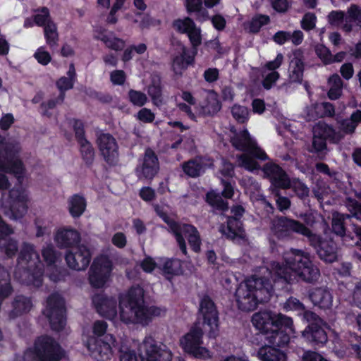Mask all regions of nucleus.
Here are the masks:
<instances>
[{"label":"nucleus","instance_id":"nucleus-1","mask_svg":"<svg viewBox=\"0 0 361 361\" xmlns=\"http://www.w3.org/2000/svg\"><path fill=\"white\" fill-rule=\"evenodd\" d=\"M284 262L288 267L273 262L269 274L274 282L293 283L296 276L303 282L309 284L317 283L321 273L318 267L311 259L309 252L302 250L290 249L283 253Z\"/></svg>","mask_w":361,"mask_h":361},{"label":"nucleus","instance_id":"nucleus-2","mask_svg":"<svg viewBox=\"0 0 361 361\" xmlns=\"http://www.w3.org/2000/svg\"><path fill=\"white\" fill-rule=\"evenodd\" d=\"M121 319L126 324H147L152 317L160 316L164 310L155 306L147 307L144 300V290L140 287L131 288L119 303Z\"/></svg>","mask_w":361,"mask_h":361},{"label":"nucleus","instance_id":"nucleus-3","mask_svg":"<svg viewBox=\"0 0 361 361\" xmlns=\"http://www.w3.org/2000/svg\"><path fill=\"white\" fill-rule=\"evenodd\" d=\"M272 292L273 285L267 277L254 275L238 285L235 297L240 310L250 312L259 303L267 302Z\"/></svg>","mask_w":361,"mask_h":361},{"label":"nucleus","instance_id":"nucleus-4","mask_svg":"<svg viewBox=\"0 0 361 361\" xmlns=\"http://www.w3.org/2000/svg\"><path fill=\"white\" fill-rule=\"evenodd\" d=\"M38 262L39 256L35 246L28 243H23L18 257V264L21 267H18L15 270V278L22 283H32L34 286L39 287L42 283V276H35L30 271V269Z\"/></svg>","mask_w":361,"mask_h":361},{"label":"nucleus","instance_id":"nucleus-5","mask_svg":"<svg viewBox=\"0 0 361 361\" xmlns=\"http://www.w3.org/2000/svg\"><path fill=\"white\" fill-rule=\"evenodd\" d=\"M61 358L60 345L49 336L38 338L34 348L27 349L23 356L24 361H59Z\"/></svg>","mask_w":361,"mask_h":361},{"label":"nucleus","instance_id":"nucleus-6","mask_svg":"<svg viewBox=\"0 0 361 361\" xmlns=\"http://www.w3.org/2000/svg\"><path fill=\"white\" fill-rule=\"evenodd\" d=\"M204 331H207L204 329ZM204 329L201 326V322H197L187 333L180 339V343L183 350L188 354L197 358L209 357V350L202 347Z\"/></svg>","mask_w":361,"mask_h":361},{"label":"nucleus","instance_id":"nucleus-7","mask_svg":"<svg viewBox=\"0 0 361 361\" xmlns=\"http://www.w3.org/2000/svg\"><path fill=\"white\" fill-rule=\"evenodd\" d=\"M0 149V171L14 173L17 177L23 175L24 168L21 160L17 157L20 147L16 141H9Z\"/></svg>","mask_w":361,"mask_h":361},{"label":"nucleus","instance_id":"nucleus-8","mask_svg":"<svg viewBox=\"0 0 361 361\" xmlns=\"http://www.w3.org/2000/svg\"><path fill=\"white\" fill-rule=\"evenodd\" d=\"M197 322L208 327L209 337H215L219 330V312L212 299L207 295L200 298Z\"/></svg>","mask_w":361,"mask_h":361},{"label":"nucleus","instance_id":"nucleus-9","mask_svg":"<svg viewBox=\"0 0 361 361\" xmlns=\"http://www.w3.org/2000/svg\"><path fill=\"white\" fill-rule=\"evenodd\" d=\"M66 308L63 298L57 293L51 294L47 300V306L43 314L48 318L51 328L60 331L66 324Z\"/></svg>","mask_w":361,"mask_h":361},{"label":"nucleus","instance_id":"nucleus-10","mask_svg":"<svg viewBox=\"0 0 361 361\" xmlns=\"http://www.w3.org/2000/svg\"><path fill=\"white\" fill-rule=\"evenodd\" d=\"M112 271V262L106 255L94 259L89 270L88 280L95 288H102L109 280Z\"/></svg>","mask_w":361,"mask_h":361},{"label":"nucleus","instance_id":"nucleus-11","mask_svg":"<svg viewBox=\"0 0 361 361\" xmlns=\"http://www.w3.org/2000/svg\"><path fill=\"white\" fill-rule=\"evenodd\" d=\"M142 361H171L172 354L166 345L146 337L140 346Z\"/></svg>","mask_w":361,"mask_h":361},{"label":"nucleus","instance_id":"nucleus-12","mask_svg":"<svg viewBox=\"0 0 361 361\" xmlns=\"http://www.w3.org/2000/svg\"><path fill=\"white\" fill-rule=\"evenodd\" d=\"M173 235L179 245L181 252L186 255L187 247L183 235L188 239V243L193 251L198 252L200 250L201 238L197 229L191 224H180Z\"/></svg>","mask_w":361,"mask_h":361},{"label":"nucleus","instance_id":"nucleus-13","mask_svg":"<svg viewBox=\"0 0 361 361\" xmlns=\"http://www.w3.org/2000/svg\"><path fill=\"white\" fill-rule=\"evenodd\" d=\"M303 225L298 220L277 216L271 221L270 228L277 238L285 239L290 238L293 233L299 234Z\"/></svg>","mask_w":361,"mask_h":361},{"label":"nucleus","instance_id":"nucleus-14","mask_svg":"<svg viewBox=\"0 0 361 361\" xmlns=\"http://www.w3.org/2000/svg\"><path fill=\"white\" fill-rule=\"evenodd\" d=\"M231 142L235 149L248 152L256 159L262 161L269 159L264 151L259 148L256 142L250 137L246 129L239 133H235L234 135L231 138Z\"/></svg>","mask_w":361,"mask_h":361},{"label":"nucleus","instance_id":"nucleus-15","mask_svg":"<svg viewBox=\"0 0 361 361\" xmlns=\"http://www.w3.org/2000/svg\"><path fill=\"white\" fill-rule=\"evenodd\" d=\"M97 144L104 161L109 165H116L118 161V145L110 133L97 134Z\"/></svg>","mask_w":361,"mask_h":361},{"label":"nucleus","instance_id":"nucleus-16","mask_svg":"<svg viewBox=\"0 0 361 361\" xmlns=\"http://www.w3.org/2000/svg\"><path fill=\"white\" fill-rule=\"evenodd\" d=\"M106 341L98 338H90L87 344L90 355L97 361H108L112 355L111 345L116 338L111 334L105 336Z\"/></svg>","mask_w":361,"mask_h":361},{"label":"nucleus","instance_id":"nucleus-17","mask_svg":"<svg viewBox=\"0 0 361 361\" xmlns=\"http://www.w3.org/2000/svg\"><path fill=\"white\" fill-rule=\"evenodd\" d=\"M159 171V162L155 152L149 147L145 149L143 158L135 171L140 179L152 180Z\"/></svg>","mask_w":361,"mask_h":361},{"label":"nucleus","instance_id":"nucleus-18","mask_svg":"<svg viewBox=\"0 0 361 361\" xmlns=\"http://www.w3.org/2000/svg\"><path fill=\"white\" fill-rule=\"evenodd\" d=\"M68 266L74 270H85L91 261V254L85 245H78L66 255Z\"/></svg>","mask_w":361,"mask_h":361},{"label":"nucleus","instance_id":"nucleus-19","mask_svg":"<svg viewBox=\"0 0 361 361\" xmlns=\"http://www.w3.org/2000/svg\"><path fill=\"white\" fill-rule=\"evenodd\" d=\"M265 178L269 179L271 184L279 188L287 189L290 185V178L286 171L278 164L268 162L262 168Z\"/></svg>","mask_w":361,"mask_h":361},{"label":"nucleus","instance_id":"nucleus-20","mask_svg":"<svg viewBox=\"0 0 361 361\" xmlns=\"http://www.w3.org/2000/svg\"><path fill=\"white\" fill-rule=\"evenodd\" d=\"M92 301L97 312L102 317L109 319H113L116 317L117 302L114 298L97 293L92 296Z\"/></svg>","mask_w":361,"mask_h":361},{"label":"nucleus","instance_id":"nucleus-21","mask_svg":"<svg viewBox=\"0 0 361 361\" xmlns=\"http://www.w3.org/2000/svg\"><path fill=\"white\" fill-rule=\"evenodd\" d=\"M219 230L227 239L231 240L246 239L243 223L236 217H228L226 225L221 224Z\"/></svg>","mask_w":361,"mask_h":361},{"label":"nucleus","instance_id":"nucleus-22","mask_svg":"<svg viewBox=\"0 0 361 361\" xmlns=\"http://www.w3.org/2000/svg\"><path fill=\"white\" fill-rule=\"evenodd\" d=\"M304 52L301 49H297L292 53V59L289 64V77L291 82H300L304 71Z\"/></svg>","mask_w":361,"mask_h":361},{"label":"nucleus","instance_id":"nucleus-23","mask_svg":"<svg viewBox=\"0 0 361 361\" xmlns=\"http://www.w3.org/2000/svg\"><path fill=\"white\" fill-rule=\"evenodd\" d=\"M55 240L58 246L61 248L72 247L73 249L80 241V234L75 229L63 228L56 233Z\"/></svg>","mask_w":361,"mask_h":361},{"label":"nucleus","instance_id":"nucleus-24","mask_svg":"<svg viewBox=\"0 0 361 361\" xmlns=\"http://www.w3.org/2000/svg\"><path fill=\"white\" fill-rule=\"evenodd\" d=\"M252 324L265 336L275 328L274 314L270 312L255 313L252 317Z\"/></svg>","mask_w":361,"mask_h":361},{"label":"nucleus","instance_id":"nucleus-25","mask_svg":"<svg viewBox=\"0 0 361 361\" xmlns=\"http://www.w3.org/2000/svg\"><path fill=\"white\" fill-rule=\"evenodd\" d=\"M10 209L14 219L23 216L27 212L26 197L18 189L9 191Z\"/></svg>","mask_w":361,"mask_h":361},{"label":"nucleus","instance_id":"nucleus-26","mask_svg":"<svg viewBox=\"0 0 361 361\" xmlns=\"http://www.w3.org/2000/svg\"><path fill=\"white\" fill-rule=\"evenodd\" d=\"M302 337L314 345L324 344L328 341L327 334L322 324H310L302 333Z\"/></svg>","mask_w":361,"mask_h":361},{"label":"nucleus","instance_id":"nucleus-27","mask_svg":"<svg viewBox=\"0 0 361 361\" xmlns=\"http://www.w3.org/2000/svg\"><path fill=\"white\" fill-rule=\"evenodd\" d=\"M313 130L314 133L331 143L338 144L343 140L342 133L337 132L333 126L325 122L319 121L314 126Z\"/></svg>","mask_w":361,"mask_h":361},{"label":"nucleus","instance_id":"nucleus-28","mask_svg":"<svg viewBox=\"0 0 361 361\" xmlns=\"http://www.w3.org/2000/svg\"><path fill=\"white\" fill-rule=\"evenodd\" d=\"M32 307L33 302L30 297L24 295H16L12 301V310L9 312V317L15 319L24 314H27Z\"/></svg>","mask_w":361,"mask_h":361},{"label":"nucleus","instance_id":"nucleus-29","mask_svg":"<svg viewBox=\"0 0 361 361\" xmlns=\"http://www.w3.org/2000/svg\"><path fill=\"white\" fill-rule=\"evenodd\" d=\"M310 300L315 306L326 310L332 306L333 296L330 291L323 288H317L309 293Z\"/></svg>","mask_w":361,"mask_h":361},{"label":"nucleus","instance_id":"nucleus-30","mask_svg":"<svg viewBox=\"0 0 361 361\" xmlns=\"http://www.w3.org/2000/svg\"><path fill=\"white\" fill-rule=\"evenodd\" d=\"M197 51H194L192 54L188 53L187 50L183 48L180 55L173 58L172 62V70L176 75L180 77L189 65L194 63L195 55Z\"/></svg>","mask_w":361,"mask_h":361},{"label":"nucleus","instance_id":"nucleus-31","mask_svg":"<svg viewBox=\"0 0 361 361\" xmlns=\"http://www.w3.org/2000/svg\"><path fill=\"white\" fill-rule=\"evenodd\" d=\"M200 112L204 116H213L219 111L221 108L218 96L214 91H209L207 93L204 100L200 102Z\"/></svg>","mask_w":361,"mask_h":361},{"label":"nucleus","instance_id":"nucleus-32","mask_svg":"<svg viewBox=\"0 0 361 361\" xmlns=\"http://www.w3.org/2000/svg\"><path fill=\"white\" fill-rule=\"evenodd\" d=\"M257 357L261 361H286V354L281 350L264 345L259 348Z\"/></svg>","mask_w":361,"mask_h":361},{"label":"nucleus","instance_id":"nucleus-33","mask_svg":"<svg viewBox=\"0 0 361 361\" xmlns=\"http://www.w3.org/2000/svg\"><path fill=\"white\" fill-rule=\"evenodd\" d=\"M264 340L267 343V345L281 348L288 345L290 341V336L285 330L274 328L264 336Z\"/></svg>","mask_w":361,"mask_h":361},{"label":"nucleus","instance_id":"nucleus-34","mask_svg":"<svg viewBox=\"0 0 361 361\" xmlns=\"http://www.w3.org/2000/svg\"><path fill=\"white\" fill-rule=\"evenodd\" d=\"M316 252L319 259L326 263L337 260V246L332 240H325Z\"/></svg>","mask_w":361,"mask_h":361},{"label":"nucleus","instance_id":"nucleus-35","mask_svg":"<svg viewBox=\"0 0 361 361\" xmlns=\"http://www.w3.org/2000/svg\"><path fill=\"white\" fill-rule=\"evenodd\" d=\"M332 232L337 236L340 237L343 243L346 246H353V239L354 236L350 233L346 232L345 223L333 216L331 221Z\"/></svg>","mask_w":361,"mask_h":361},{"label":"nucleus","instance_id":"nucleus-36","mask_svg":"<svg viewBox=\"0 0 361 361\" xmlns=\"http://www.w3.org/2000/svg\"><path fill=\"white\" fill-rule=\"evenodd\" d=\"M13 292L8 271L0 263V305L2 300L8 298Z\"/></svg>","mask_w":361,"mask_h":361},{"label":"nucleus","instance_id":"nucleus-37","mask_svg":"<svg viewBox=\"0 0 361 361\" xmlns=\"http://www.w3.org/2000/svg\"><path fill=\"white\" fill-rule=\"evenodd\" d=\"M181 166L183 172L191 178H197L204 172L203 161L200 158L190 159L183 162Z\"/></svg>","mask_w":361,"mask_h":361},{"label":"nucleus","instance_id":"nucleus-38","mask_svg":"<svg viewBox=\"0 0 361 361\" xmlns=\"http://www.w3.org/2000/svg\"><path fill=\"white\" fill-rule=\"evenodd\" d=\"M148 94L156 106L163 103L161 80L159 76L153 75L148 86Z\"/></svg>","mask_w":361,"mask_h":361},{"label":"nucleus","instance_id":"nucleus-39","mask_svg":"<svg viewBox=\"0 0 361 361\" xmlns=\"http://www.w3.org/2000/svg\"><path fill=\"white\" fill-rule=\"evenodd\" d=\"M346 206L350 214H341L336 213L333 216L337 219H341L343 223L346 219H350L352 217L361 220V203L355 200L348 198L347 200Z\"/></svg>","mask_w":361,"mask_h":361},{"label":"nucleus","instance_id":"nucleus-40","mask_svg":"<svg viewBox=\"0 0 361 361\" xmlns=\"http://www.w3.org/2000/svg\"><path fill=\"white\" fill-rule=\"evenodd\" d=\"M68 211L73 218L80 217L85 211L86 200L79 195H74L68 200Z\"/></svg>","mask_w":361,"mask_h":361},{"label":"nucleus","instance_id":"nucleus-41","mask_svg":"<svg viewBox=\"0 0 361 361\" xmlns=\"http://www.w3.org/2000/svg\"><path fill=\"white\" fill-rule=\"evenodd\" d=\"M352 23L357 25L361 23V9L356 5H352L345 15V23L343 25L344 31L349 32L352 30Z\"/></svg>","mask_w":361,"mask_h":361},{"label":"nucleus","instance_id":"nucleus-42","mask_svg":"<svg viewBox=\"0 0 361 361\" xmlns=\"http://www.w3.org/2000/svg\"><path fill=\"white\" fill-rule=\"evenodd\" d=\"M18 250V243L16 239L9 235L0 237V252L4 253L7 257H13Z\"/></svg>","mask_w":361,"mask_h":361},{"label":"nucleus","instance_id":"nucleus-43","mask_svg":"<svg viewBox=\"0 0 361 361\" xmlns=\"http://www.w3.org/2000/svg\"><path fill=\"white\" fill-rule=\"evenodd\" d=\"M307 150L309 152L316 154L319 158L322 159L328 151L326 141L314 133L313 130L312 144L307 148Z\"/></svg>","mask_w":361,"mask_h":361},{"label":"nucleus","instance_id":"nucleus-44","mask_svg":"<svg viewBox=\"0 0 361 361\" xmlns=\"http://www.w3.org/2000/svg\"><path fill=\"white\" fill-rule=\"evenodd\" d=\"M329 90L328 97L331 100L338 99L342 94L343 80L338 74H334L329 78Z\"/></svg>","mask_w":361,"mask_h":361},{"label":"nucleus","instance_id":"nucleus-45","mask_svg":"<svg viewBox=\"0 0 361 361\" xmlns=\"http://www.w3.org/2000/svg\"><path fill=\"white\" fill-rule=\"evenodd\" d=\"M44 32L47 44L51 49L56 48L59 41L56 25L52 20L48 21V23L44 27Z\"/></svg>","mask_w":361,"mask_h":361},{"label":"nucleus","instance_id":"nucleus-46","mask_svg":"<svg viewBox=\"0 0 361 361\" xmlns=\"http://www.w3.org/2000/svg\"><path fill=\"white\" fill-rule=\"evenodd\" d=\"M162 270L166 278L169 280L172 276L182 273L181 262L176 259H168L164 262Z\"/></svg>","mask_w":361,"mask_h":361},{"label":"nucleus","instance_id":"nucleus-47","mask_svg":"<svg viewBox=\"0 0 361 361\" xmlns=\"http://www.w3.org/2000/svg\"><path fill=\"white\" fill-rule=\"evenodd\" d=\"M206 201L213 208L219 211H226L228 209V202L224 201L219 193L214 191L207 193Z\"/></svg>","mask_w":361,"mask_h":361},{"label":"nucleus","instance_id":"nucleus-48","mask_svg":"<svg viewBox=\"0 0 361 361\" xmlns=\"http://www.w3.org/2000/svg\"><path fill=\"white\" fill-rule=\"evenodd\" d=\"M299 235L307 238L308 243L315 251L318 250L322 243L325 240L320 235L313 233L308 227L303 225Z\"/></svg>","mask_w":361,"mask_h":361},{"label":"nucleus","instance_id":"nucleus-49","mask_svg":"<svg viewBox=\"0 0 361 361\" xmlns=\"http://www.w3.org/2000/svg\"><path fill=\"white\" fill-rule=\"evenodd\" d=\"M253 157H254L248 152L238 155L237 161L238 166L250 171L259 169L260 166Z\"/></svg>","mask_w":361,"mask_h":361},{"label":"nucleus","instance_id":"nucleus-50","mask_svg":"<svg viewBox=\"0 0 361 361\" xmlns=\"http://www.w3.org/2000/svg\"><path fill=\"white\" fill-rule=\"evenodd\" d=\"M336 121L338 128L337 132L342 133L343 139L345 135H353L355 133L356 128L350 118H343L341 116H337Z\"/></svg>","mask_w":361,"mask_h":361},{"label":"nucleus","instance_id":"nucleus-51","mask_svg":"<svg viewBox=\"0 0 361 361\" xmlns=\"http://www.w3.org/2000/svg\"><path fill=\"white\" fill-rule=\"evenodd\" d=\"M82 159L87 165H91L94 159V149L88 140L79 143Z\"/></svg>","mask_w":361,"mask_h":361},{"label":"nucleus","instance_id":"nucleus-52","mask_svg":"<svg viewBox=\"0 0 361 361\" xmlns=\"http://www.w3.org/2000/svg\"><path fill=\"white\" fill-rule=\"evenodd\" d=\"M195 22L189 17H185L183 19H176L172 23L173 28L180 34H188L193 26Z\"/></svg>","mask_w":361,"mask_h":361},{"label":"nucleus","instance_id":"nucleus-53","mask_svg":"<svg viewBox=\"0 0 361 361\" xmlns=\"http://www.w3.org/2000/svg\"><path fill=\"white\" fill-rule=\"evenodd\" d=\"M288 188H292L296 196L300 200H305L310 193L308 187L299 180H290V185Z\"/></svg>","mask_w":361,"mask_h":361},{"label":"nucleus","instance_id":"nucleus-54","mask_svg":"<svg viewBox=\"0 0 361 361\" xmlns=\"http://www.w3.org/2000/svg\"><path fill=\"white\" fill-rule=\"evenodd\" d=\"M44 260L47 265H52L56 263L60 255L56 251L52 245H47L42 250Z\"/></svg>","mask_w":361,"mask_h":361},{"label":"nucleus","instance_id":"nucleus-55","mask_svg":"<svg viewBox=\"0 0 361 361\" xmlns=\"http://www.w3.org/2000/svg\"><path fill=\"white\" fill-rule=\"evenodd\" d=\"M314 51L324 64L328 65L332 63V54L326 46L322 44H317L314 46Z\"/></svg>","mask_w":361,"mask_h":361},{"label":"nucleus","instance_id":"nucleus-56","mask_svg":"<svg viewBox=\"0 0 361 361\" xmlns=\"http://www.w3.org/2000/svg\"><path fill=\"white\" fill-rule=\"evenodd\" d=\"M270 21L269 16L259 14L254 17L250 23V31L253 33L258 32L260 28L267 25Z\"/></svg>","mask_w":361,"mask_h":361},{"label":"nucleus","instance_id":"nucleus-57","mask_svg":"<svg viewBox=\"0 0 361 361\" xmlns=\"http://www.w3.org/2000/svg\"><path fill=\"white\" fill-rule=\"evenodd\" d=\"M100 39L108 48L116 51L122 50L125 47V42L117 37H111L104 35L102 36Z\"/></svg>","mask_w":361,"mask_h":361},{"label":"nucleus","instance_id":"nucleus-58","mask_svg":"<svg viewBox=\"0 0 361 361\" xmlns=\"http://www.w3.org/2000/svg\"><path fill=\"white\" fill-rule=\"evenodd\" d=\"M231 113L233 118L240 123H245L248 118V109L243 106L234 105L232 107Z\"/></svg>","mask_w":361,"mask_h":361},{"label":"nucleus","instance_id":"nucleus-59","mask_svg":"<svg viewBox=\"0 0 361 361\" xmlns=\"http://www.w3.org/2000/svg\"><path fill=\"white\" fill-rule=\"evenodd\" d=\"M128 97L130 101L137 106H142L147 101V95L145 93L134 90H130L128 92Z\"/></svg>","mask_w":361,"mask_h":361},{"label":"nucleus","instance_id":"nucleus-60","mask_svg":"<svg viewBox=\"0 0 361 361\" xmlns=\"http://www.w3.org/2000/svg\"><path fill=\"white\" fill-rule=\"evenodd\" d=\"M275 328L277 329H289L292 331L293 320L290 317L283 315L282 314H274Z\"/></svg>","mask_w":361,"mask_h":361},{"label":"nucleus","instance_id":"nucleus-61","mask_svg":"<svg viewBox=\"0 0 361 361\" xmlns=\"http://www.w3.org/2000/svg\"><path fill=\"white\" fill-rule=\"evenodd\" d=\"M305 118L307 121H315L321 118L319 103L312 104L305 109Z\"/></svg>","mask_w":361,"mask_h":361},{"label":"nucleus","instance_id":"nucleus-62","mask_svg":"<svg viewBox=\"0 0 361 361\" xmlns=\"http://www.w3.org/2000/svg\"><path fill=\"white\" fill-rule=\"evenodd\" d=\"M187 35L193 48L195 49V51H196V48L202 43L200 28L197 27L195 23H194L193 26Z\"/></svg>","mask_w":361,"mask_h":361},{"label":"nucleus","instance_id":"nucleus-63","mask_svg":"<svg viewBox=\"0 0 361 361\" xmlns=\"http://www.w3.org/2000/svg\"><path fill=\"white\" fill-rule=\"evenodd\" d=\"M317 17L313 13H307L301 20V27L306 31L313 30L316 26Z\"/></svg>","mask_w":361,"mask_h":361},{"label":"nucleus","instance_id":"nucleus-64","mask_svg":"<svg viewBox=\"0 0 361 361\" xmlns=\"http://www.w3.org/2000/svg\"><path fill=\"white\" fill-rule=\"evenodd\" d=\"M283 308L286 311H298L305 310L304 305L297 298L290 297L283 304Z\"/></svg>","mask_w":361,"mask_h":361}]
</instances>
